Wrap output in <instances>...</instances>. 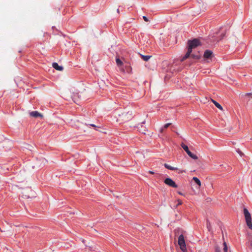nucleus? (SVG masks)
<instances>
[{"label": "nucleus", "mask_w": 252, "mask_h": 252, "mask_svg": "<svg viewBox=\"0 0 252 252\" xmlns=\"http://www.w3.org/2000/svg\"><path fill=\"white\" fill-rule=\"evenodd\" d=\"M200 45V42L199 40L198 39H194L193 40L191 41H189L188 42V52L186 54V55L183 57V58L181 59V61L183 62L184 60H186L187 58H188L189 56L190 55V54L192 52V50L193 48H196L198 45Z\"/></svg>", "instance_id": "1"}, {"label": "nucleus", "mask_w": 252, "mask_h": 252, "mask_svg": "<svg viewBox=\"0 0 252 252\" xmlns=\"http://www.w3.org/2000/svg\"><path fill=\"white\" fill-rule=\"evenodd\" d=\"M244 214L245 216L246 222L247 226L250 229H252V221L251 215L247 208L244 209Z\"/></svg>", "instance_id": "2"}, {"label": "nucleus", "mask_w": 252, "mask_h": 252, "mask_svg": "<svg viewBox=\"0 0 252 252\" xmlns=\"http://www.w3.org/2000/svg\"><path fill=\"white\" fill-rule=\"evenodd\" d=\"M178 244L180 246V249L183 252L187 251L186 245L185 244V241L184 239V236L183 235L181 234L179 236L178 238Z\"/></svg>", "instance_id": "3"}, {"label": "nucleus", "mask_w": 252, "mask_h": 252, "mask_svg": "<svg viewBox=\"0 0 252 252\" xmlns=\"http://www.w3.org/2000/svg\"><path fill=\"white\" fill-rule=\"evenodd\" d=\"M164 166L166 168H167L169 170H173V171H177L178 172V173L179 174L186 172V171L185 169H179L177 167L172 166L167 163H164Z\"/></svg>", "instance_id": "4"}, {"label": "nucleus", "mask_w": 252, "mask_h": 252, "mask_svg": "<svg viewBox=\"0 0 252 252\" xmlns=\"http://www.w3.org/2000/svg\"><path fill=\"white\" fill-rule=\"evenodd\" d=\"M181 146L183 148V149L186 152V153L188 154V155L192 158L194 159H198V157L195 155L192 154L189 149L188 147L184 144V143H182L181 144Z\"/></svg>", "instance_id": "5"}, {"label": "nucleus", "mask_w": 252, "mask_h": 252, "mask_svg": "<svg viewBox=\"0 0 252 252\" xmlns=\"http://www.w3.org/2000/svg\"><path fill=\"white\" fill-rule=\"evenodd\" d=\"M164 183L170 187L175 188H178V186L176 183L170 178H168L165 179L164 180Z\"/></svg>", "instance_id": "6"}, {"label": "nucleus", "mask_w": 252, "mask_h": 252, "mask_svg": "<svg viewBox=\"0 0 252 252\" xmlns=\"http://www.w3.org/2000/svg\"><path fill=\"white\" fill-rule=\"evenodd\" d=\"M214 57L213 52L210 50H207L204 53V58L206 60H211Z\"/></svg>", "instance_id": "7"}, {"label": "nucleus", "mask_w": 252, "mask_h": 252, "mask_svg": "<svg viewBox=\"0 0 252 252\" xmlns=\"http://www.w3.org/2000/svg\"><path fill=\"white\" fill-rule=\"evenodd\" d=\"M123 120L127 121L128 119H130L132 117L131 113L127 112L126 113H123L121 116Z\"/></svg>", "instance_id": "8"}, {"label": "nucleus", "mask_w": 252, "mask_h": 252, "mask_svg": "<svg viewBox=\"0 0 252 252\" xmlns=\"http://www.w3.org/2000/svg\"><path fill=\"white\" fill-rule=\"evenodd\" d=\"M30 116L34 118H37L39 117H43L42 115L36 111L31 112L30 113Z\"/></svg>", "instance_id": "9"}, {"label": "nucleus", "mask_w": 252, "mask_h": 252, "mask_svg": "<svg viewBox=\"0 0 252 252\" xmlns=\"http://www.w3.org/2000/svg\"><path fill=\"white\" fill-rule=\"evenodd\" d=\"M52 66L55 69L59 71H62L63 69V66L59 65L57 63H53Z\"/></svg>", "instance_id": "10"}, {"label": "nucleus", "mask_w": 252, "mask_h": 252, "mask_svg": "<svg viewBox=\"0 0 252 252\" xmlns=\"http://www.w3.org/2000/svg\"><path fill=\"white\" fill-rule=\"evenodd\" d=\"M80 96V95L78 93H75L72 96V99L75 103L78 104V98H79Z\"/></svg>", "instance_id": "11"}, {"label": "nucleus", "mask_w": 252, "mask_h": 252, "mask_svg": "<svg viewBox=\"0 0 252 252\" xmlns=\"http://www.w3.org/2000/svg\"><path fill=\"white\" fill-rule=\"evenodd\" d=\"M212 101L213 102V103L214 104V105L218 108H219L220 110H223V108H222V107L217 102V101H216L215 100H213V99H212Z\"/></svg>", "instance_id": "12"}, {"label": "nucleus", "mask_w": 252, "mask_h": 252, "mask_svg": "<svg viewBox=\"0 0 252 252\" xmlns=\"http://www.w3.org/2000/svg\"><path fill=\"white\" fill-rule=\"evenodd\" d=\"M140 56L144 61H148L151 57V56H145L141 54H140Z\"/></svg>", "instance_id": "13"}, {"label": "nucleus", "mask_w": 252, "mask_h": 252, "mask_svg": "<svg viewBox=\"0 0 252 252\" xmlns=\"http://www.w3.org/2000/svg\"><path fill=\"white\" fill-rule=\"evenodd\" d=\"M192 180L199 186V187L201 186V182L197 177H193Z\"/></svg>", "instance_id": "14"}, {"label": "nucleus", "mask_w": 252, "mask_h": 252, "mask_svg": "<svg viewBox=\"0 0 252 252\" xmlns=\"http://www.w3.org/2000/svg\"><path fill=\"white\" fill-rule=\"evenodd\" d=\"M171 125V123H167L163 126L162 128H161L160 130V132H163L164 129L167 128L170 125Z\"/></svg>", "instance_id": "15"}, {"label": "nucleus", "mask_w": 252, "mask_h": 252, "mask_svg": "<svg viewBox=\"0 0 252 252\" xmlns=\"http://www.w3.org/2000/svg\"><path fill=\"white\" fill-rule=\"evenodd\" d=\"M116 63L118 65V66H121L123 65V62L122 61L119 59V58H117L116 59Z\"/></svg>", "instance_id": "16"}, {"label": "nucleus", "mask_w": 252, "mask_h": 252, "mask_svg": "<svg viewBox=\"0 0 252 252\" xmlns=\"http://www.w3.org/2000/svg\"><path fill=\"white\" fill-rule=\"evenodd\" d=\"M244 97H249L252 98V92L250 93H246L243 95Z\"/></svg>", "instance_id": "17"}, {"label": "nucleus", "mask_w": 252, "mask_h": 252, "mask_svg": "<svg viewBox=\"0 0 252 252\" xmlns=\"http://www.w3.org/2000/svg\"><path fill=\"white\" fill-rule=\"evenodd\" d=\"M223 246H224V248H223L224 252H227L228 248H227L226 242L223 243Z\"/></svg>", "instance_id": "18"}, {"label": "nucleus", "mask_w": 252, "mask_h": 252, "mask_svg": "<svg viewBox=\"0 0 252 252\" xmlns=\"http://www.w3.org/2000/svg\"><path fill=\"white\" fill-rule=\"evenodd\" d=\"M207 227L209 230V231L211 230V224L208 221V220L207 221Z\"/></svg>", "instance_id": "19"}, {"label": "nucleus", "mask_w": 252, "mask_h": 252, "mask_svg": "<svg viewBox=\"0 0 252 252\" xmlns=\"http://www.w3.org/2000/svg\"><path fill=\"white\" fill-rule=\"evenodd\" d=\"M237 152L241 156H242L244 154L239 149L237 150Z\"/></svg>", "instance_id": "20"}, {"label": "nucleus", "mask_w": 252, "mask_h": 252, "mask_svg": "<svg viewBox=\"0 0 252 252\" xmlns=\"http://www.w3.org/2000/svg\"><path fill=\"white\" fill-rule=\"evenodd\" d=\"M177 202H178V204L177 205H176V207L178 206V205H180L182 204V201L181 200H177Z\"/></svg>", "instance_id": "21"}, {"label": "nucleus", "mask_w": 252, "mask_h": 252, "mask_svg": "<svg viewBox=\"0 0 252 252\" xmlns=\"http://www.w3.org/2000/svg\"><path fill=\"white\" fill-rule=\"evenodd\" d=\"M191 57L194 59H198L199 57L198 56L194 55L193 54L191 55Z\"/></svg>", "instance_id": "22"}, {"label": "nucleus", "mask_w": 252, "mask_h": 252, "mask_svg": "<svg viewBox=\"0 0 252 252\" xmlns=\"http://www.w3.org/2000/svg\"><path fill=\"white\" fill-rule=\"evenodd\" d=\"M143 19L145 21H146V22H148L149 21L148 18L146 16H143Z\"/></svg>", "instance_id": "23"}, {"label": "nucleus", "mask_w": 252, "mask_h": 252, "mask_svg": "<svg viewBox=\"0 0 252 252\" xmlns=\"http://www.w3.org/2000/svg\"><path fill=\"white\" fill-rule=\"evenodd\" d=\"M216 252H220V250L218 248H217L216 249Z\"/></svg>", "instance_id": "24"}, {"label": "nucleus", "mask_w": 252, "mask_h": 252, "mask_svg": "<svg viewBox=\"0 0 252 252\" xmlns=\"http://www.w3.org/2000/svg\"><path fill=\"white\" fill-rule=\"evenodd\" d=\"M149 172L151 174H154V172L152 171H149Z\"/></svg>", "instance_id": "25"}, {"label": "nucleus", "mask_w": 252, "mask_h": 252, "mask_svg": "<svg viewBox=\"0 0 252 252\" xmlns=\"http://www.w3.org/2000/svg\"><path fill=\"white\" fill-rule=\"evenodd\" d=\"M90 126H92L94 127H96V126L94 125V124H91Z\"/></svg>", "instance_id": "26"}, {"label": "nucleus", "mask_w": 252, "mask_h": 252, "mask_svg": "<svg viewBox=\"0 0 252 252\" xmlns=\"http://www.w3.org/2000/svg\"><path fill=\"white\" fill-rule=\"evenodd\" d=\"M117 12L119 13V9H117Z\"/></svg>", "instance_id": "27"}, {"label": "nucleus", "mask_w": 252, "mask_h": 252, "mask_svg": "<svg viewBox=\"0 0 252 252\" xmlns=\"http://www.w3.org/2000/svg\"><path fill=\"white\" fill-rule=\"evenodd\" d=\"M179 193L180 194L182 195V193L181 192H179Z\"/></svg>", "instance_id": "28"}, {"label": "nucleus", "mask_w": 252, "mask_h": 252, "mask_svg": "<svg viewBox=\"0 0 252 252\" xmlns=\"http://www.w3.org/2000/svg\"><path fill=\"white\" fill-rule=\"evenodd\" d=\"M251 246H252V242L251 243Z\"/></svg>", "instance_id": "29"}]
</instances>
